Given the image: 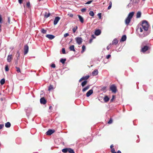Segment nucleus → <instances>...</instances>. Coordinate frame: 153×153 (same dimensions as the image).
<instances>
[{"mask_svg":"<svg viewBox=\"0 0 153 153\" xmlns=\"http://www.w3.org/2000/svg\"><path fill=\"white\" fill-rule=\"evenodd\" d=\"M148 34H145L144 33L143 35H140V37H144V36H146L147 35H148Z\"/></svg>","mask_w":153,"mask_h":153,"instance_id":"38","label":"nucleus"},{"mask_svg":"<svg viewBox=\"0 0 153 153\" xmlns=\"http://www.w3.org/2000/svg\"><path fill=\"white\" fill-rule=\"evenodd\" d=\"M27 6L28 7H30V2H28L26 4Z\"/></svg>","mask_w":153,"mask_h":153,"instance_id":"40","label":"nucleus"},{"mask_svg":"<svg viewBox=\"0 0 153 153\" xmlns=\"http://www.w3.org/2000/svg\"><path fill=\"white\" fill-rule=\"evenodd\" d=\"M86 10V9L83 8L81 9V11L82 12H85V11Z\"/></svg>","mask_w":153,"mask_h":153,"instance_id":"51","label":"nucleus"},{"mask_svg":"<svg viewBox=\"0 0 153 153\" xmlns=\"http://www.w3.org/2000/svg\"><path fill=\"white\" fill-rule=\"evenodd\" d=\"M89 15L92 16H94V12L93 11H90L89 13Z\"/></svg>","mask_w":153,"mask_h":153,"instance_id":"35","label":"nucleus"},{"mask_svg":"<svg viewBox=\"0 0 153 153\" xmlns=\"http://www.w3.org/2000/svg\"><path fill=\"white\" fill-rule=\"evenodd\" d=\"M54 132V131L51 130L50 129L48 130L46 132V134L47 135H51V134H52Z\"/></svg>","mask_w":153,"mask_h":153,"instance_id":"13","label":"nucleus"},{"mask_svg":"<svg viewBox=\"0 0 153 153\" xmlns=\"http://www.w3.org/2000/svg\"><path fill=\"white\" fill-rule=\"evenodd\" d=\"M53 89V86L52 85H50L49 87H48V90L49 91H51L52 89Z\"/></svg>","mask_w":153,"mask_h":153,"instance_id":"34","label":"nucleus"},{"mask_svg":"<svg viewBox=\"0 0 153 153\" xmlns=\"http://www.w3.org/2000/svg\"><path fill=\"white\" fill-rule=\"evenodd\" d=\"M112 122V120L111 119L108 122V123L109 124L111 123Z\"/></svg>","mask_w":153,"mask_h":153,"instance_id":"45","label":"nucleus"},{"mask_svg":"<svg viewBox=\"0 0 153 153\" xmlns=\"http://www.w3.org/2000/svg\"><path fill=\"white\" fill-rule=\"evenodd\" d=\"M126 35H125V41H126Z\"/></svg>","mask_w":153,"mask_h":153,"instance_id":"60","label":"nucleus"},{"mask_svg":"<svg viewBox=\"0 0 153 153\" xmlns=\"http://www.w3.org/2000/svg\"><path fill=\"white\" fill-rule=\"evenodd\" d=\"M87 82L86 80H85L81 83V85L82 87H84L87 83Z\"/></svg>","mask_w":153,"mask_h":153,"instance_id":"25","label":"nucleus"},{"mask_svg":"<svg viewBox=\"0 0 153 153\" xmlns=\"http://www.w3.org/2000/svg\"><path fill=\"white\" fill-rule=\"evenodd\" d=\"M82 50L81 51V53H82L85 51V45H83L82 47Z\"/></svg>","mask_w":153,"mask_h":153,"instance_id":"32","label":"nucleus"},{"mask_svg":"<svg viewBox=\"0 0 153 153\" xmlns=\"http://www.w3.org/2000/svg\"><path fill=\"white\" fill-rule=\"evenodd\" d=\"M93 93V90L92 89H90L88 91L86 94V96L87 97H89Z\"/></svg>","mask_w":153,"mask_h":153,"instance_id":"8","label":"nucleus"},{"mask_svg":"<svg viewBox=\"0 0 153 153\" xmlns=\"http://www.w3.org/2000/svg\"><path fill=\"white\" fill-rule=\"evenodd\" d=\"M51 67L53 68H55L56 67V66H55V64H52L51 65Z\"/></svg>","mask_w":153,"mask_h":153,"instance_id":"49","label":"nucleus"},{"mask_svg":"<svg viewBox=\"0 0 153 153\" xmlns=\"http://www.w3.org/2000/svg\"><path fill=\"white\" fill-rule=\"evenodd\" d=\"M150 49V48L149 46L145 45V46H144L143 48H142L141 51L143 53H145L146 52V51H147L149 50Z\"/></svg>","mask_w":153,"mask_h":153,"instance_id":"3","label":"nucleus"},{"mask_svg":"<svg viewBox=\"0 0 153 153\" xmlns=\"http://www.w3.org/2000/svg\"><path fill=\"white\" fill-rule=\"evenodd\" d=\"M110 90L112 92L115 93L116 92V88L115 85H113L110 87Z\"/></svg>","mask_w":153,"mask_h":153,"instance_id":"6","label":"nucleus"},{"mask_svg":"<svg viewBox=\"0 0 153 153\" xmlns=\"http://www.w3.org/2000/svg\"><path fill=\"white\" fill-rule=\"evenodd\" d=\"M114 147V146H113V145L112 144L111 145L110 147V148L112 149H113V147Z\"/></svg>","mask_w":153,"mask_h":153,"instance_id":"57","label":"nucleus"},{"mask_svg":"<svg viewBox=\"0 0 153 153\" xmlns=\"http://www.w3.org/2000/svg\"><path fill=\"white\" fill-rule=\"evenodd\" d=\"M77 28V27L76 26L75 27H73V31L74 33L76 32Z\"/></svg>","mask_w":153,"mask_h":153,"instance_id":"37","label":"nucleus"},{"mask_svg":"<svg viewBox=\"0 0 153 153\" xmlns=\"http://www.w3.org/2000/svg\"><path fill=\"white\" fill-rule=\"evenodd\" d=\"M4 126V125L1 124L0 125V129H1Z\"/></svg>","mask_w":153,"mask_h":153,"instance_id":"50","label":"nucleus"},{"mask_svg":"<svg viewBox=\"0 0 153 153\" xmlns=\"http://www.w3.org/2000/svg\"><path fill=\"white\" fill-rule=\"evenodd\" d=\"M13 59V57L11 55H9L7 57V60L8 62H10Z\"/></svg>","mask_w":153,"mask_h":153,"instance_id":"12","label":"nucleus"},{"mask_svg":"<svg viewBox=\"0 0 153 153\" xmlns=\"http://www.w3.org/2000/svg\"><path fill=\"white\" fill-rule=\"evenodd\" d=\"M90 88V86L89 85H88L86 87L82 89V91L83 92H85L87 90Z\"/></svg>","mask_w":153,"mask_h":153,"instance_id":"20","label":"nucleus"},{"mask_svg":"<svg viewBox=\"0 0 153 153\" xmlns=\"http://www.w3.org/2000/svg\"><path fill=\"white\" fill-rule=\"evenodd\" d=\"M69 35V34L68 33H67L64 34V37H66L67 36H68Z\"/></svg>","mask_w":153,"mask_h":153,"instance_id":"47","label":"nucleus"},{"mask_svg":"<svg viewBox=\"0 0 153 153\" xmlns=\"http://www.w3.org/2000/svg\"><path fill=\"white\" fill-rule=\"evenodd\" d=\"M9 69L7 65H6L5 67V70L6 71H9Z\"/></svg>","mask_w":153,"mask_h":153,"instance_id":"39","label":"nucleus"},{"mask_svg":"<svg viewBox=\"0 0 153 153\" xmlns=\"http://www.w3.org/2000/svg\"><path fill=\"white\" fill-rule=\"evenodd\" d=\"M16 68L17 69V71L18 72H20V69L19 68H18V67H16Z\"/></svg>","mask_w":153,"mask_h":153,"instance_id":"42","label":"nucleus"},{"mask_svg":"<svg viewBox=\"0 0 153 153\" xmlns=\"http://www.w3.org/2000/svg\"><path fill=\"white\" fill-rule=\"evenodd\" d=\"M98 71L97 70L95 69L92 72V75L93 76H96L98 74Z\"/></svg>","mask_w":153,"mask_h":153,"instance_id":"16","label":"nucleus"},{"mask_svg":"<svg viewBox=\"0 0 153 153\" xmlns=\"http://www.w3.org/2000/svg\"><path fill=\"white\" fill-rule=\"evenodd\" d=\"M109 4H111V5H112L111 2H110V3Z\"/></svg>","mask_w":153,"mask_h":153,"instance_id":"64","label":"nucleus"},{"mask_svg":"<svg viewBox=\"0 0 153 153\" xmlns=\"http://www.w3.org/2000/svg\"><path fill=\"white\" fill-rule=\"evenodd\" d=\"M8 21L9 23H10V18L9 17L8 18Z\"/></svg>","mask_w":153,"mask_h":153,"instance_id":"61","label":"nucleus"},{"mask_svg":"<svg viewBox=\"0 0 153 153\" xmlns=\"http://www.w3.org/2000/svg\"><path fill=\"white\" fill-rule=\"evenodd\" d=\"M18 1L19 2V3L20 4H21L22 3V0H18Z\"/></svg>","mask_w":153,"mask_h":153,"instance_id":"55","label":"nucleus"},{"mask_svg":"<svg viewBox=\"0 0 153 153\" xmlns=\"http://www.w3.org/2000/svg\"><path fill=\"white\" fill-rule=\"evenodd\" d=\"M124 41V35H123L122 37L120 40V42Z\"/></svg>","mask_w":153,"mask_h":153,"instance_id":"36","label":"nucleus"},{"mask_svg":"<svg viewBox=\"0 0 153 153\" xmlns=\"http://www.w3.org/2000/svg\"><path fill=\"white\" fill-rule=\"evenodd\" d=\"M114 98V96L113 95L112 98L111 100V102L112 101Z\"/></svg>","mask_w":153,"mask_h":153,"instance_id":"56","label":"nucleus"},{"mask_svg":"<svg viewBox=\"0 0 153 153\" xmlns=\"http://www.w3.org/2000/svg\"><path fill=\"white\" fill-rule=\"evenodd\" d=\"M92 37L93 39L95 38V37L94 36V35H92Z\"/></svg>","mask_w":153,"mask_h":153,"instance_id":"59","label":"nucleus"},{"mask_svg":"<svg viewBox=\"0 0 153 153\" xmlns=\"http://www.w3.org/2000/svg\"><path fill=\"white\" fill-rule=\"evenodd\" d=\"M111 57V55L110 54H108L106 56V58L107 59H109Z\"/></svg>","mask_w":153,"mask_h":153,"instance_id":"48","label":"nucleus"},{"mask_svg":"<svg viewBox=\"0 0 153 153\" xmlns=\"http://www.w3.org/2000/svg\"><path fill=\"white\" fill-rule=\"evenodd\" d=\"M141 25H142L144 30L147 31L148 30L149 24L147 21L146 20L143 21Z\"/></svg>","mask_w":153,"mask_h":153,"instance_id":"2","label":"nucleus"},{"mask_svg":"<svg viewBox=\"0 0 153 153\" xmlns=\"http://www.w3.org/2000/svg\"><path fill=\"white\" fill-rule=\"evenodd\" d=\"M101 13H99L97 14V16L100 19H101Z\"/></svg>","mask_w":153,"mask_h":153,"instance_id":"46","label":"nucleus"},{"mask_svg":"<svg viewBox=\"0 0 153 153\" xmlns=\"http://www.w3.org/2000/svg\"><path fill=\"white\" fill-rule=\"evenodd\" d=\"M93 1L92 0L88 1L85 3V4H91Z\"/></svg>","mask_w":153,"mask_h":153,"instance_id":"44","label":"nucleus"},{"mask_svg":"<svg viewBox=\"0 0 153 153\" xmlns=\"http://www.w3.org/2000/svg\"><path fill=\"white\" fill-rule=\"evenodd\" d=\"M62 53L63 54H65V50L64 48H62Z\"/></svg>","mask_w":153,"mask_h":153,"instance_id":"43","label":"nucleus"},{"mask_svg":"<svg viewBox=\"0 0 153 153\" xmlns=\"http://www.w3.org/2000/svg\"><path fill=\"white\" fill-rule=\"evenodd\" d=\"M89 76H83L79 80V82H80L82 80H86L88 79L89 77Z\"/></svg>","mask_w":153,"mask_h":153,"instance_id":"10","label":"nucleus"},{"mask_svg":"<svg viewBox=\"0 0 153 153\" xmlns=\"http://www.w3.org/2000/svg\"><path fill=\"white\" fill-rule=\"evenodd\" d=\"M60 19V18L59 17H56L54 21L53 24L54 25H56Z\"/></svg>","mask_w":153,"mask_h":153,"instance_id":"9","label":"nucleus"},{"mask_svg":"<svg viewBox=\"0 0 153 153\" xmlns=\"http://www.w3.org/2000/svg\"><path fill=\"white\" fill-rule=\"evenodd\" d=\"M68 148H65L62 149V152L64 153H66L68 152Z\"/></svg>","mask_w":153,"mask_h":153,"instance_id":"30","label":"nucleus"},{"mask_svg":"<svg viewBox=\"0 0 153 153\" xmlns=\"http://www.w3.org/2000/svg\"><path fill=\"white\" fill-rule=\"evenodd\" d=\"M118 42V41L116 39H115L113 40L112 42V44L111 45H116Z\"/></svg>","mask_w":153,"mask_h":153,"instance_id":"17","label":"nucleus"},{"mask_svg":"<svg viewBox=\"0 0 153 153\" xmlns=\"http://www.w3.org/2000/svg\"><path fill=\"white\" fill-rule=\"evenodd\" d=\"M92 40H93V39H90V40H89L90 43H91L92 42Z\"/></svg>","mask_w":153,"mask_h":153,"instance_id":"58","label":"nucleus"},{"mask_svg":"<svg viewBox=\"0 0 153 153\" xmlns=\"http://www.w3.org/2000/svg\"><path fill=\"white\" fill-rule=\"evenodd\" d=\"M46 37L49 39L50 40H52L55 38V36L51 34H47L46 35Z\"/></svg>","mask_w":153,"mask_h":153,"instance_id":"7","label":"nucleus"},{"mask_svg":"<svg viewBox=\"0 0 153 153\" xmlns=\"http://www.w3.org/2000/svg\"><path fill=\"white\" fill-rule=\"evenodd\" d=\"M66 61V59H61L60 60V62L62 64H64Z\"/></svg>","mask_w":153,"mask_h":153,"instance_id":"28","label":"nucleus"},{"mask_svg":"<svg viewBox=\"0 0 153 153\" xmlns=\"http://www.w3.org/2000/svg\"><path fill=\"white\" fill-rule=\"evenodd\" d=\"M111 7V4H109V6H108V10L110 9Z\"/></svg>","mask_w":153,"mask_h":153,"instance_id":"53","label":"nucleus"},{"mask_svg":"<svg viewBox=\"0 0 153 153\" xmlns=\"http://www.w3.org/2000/svg\"><path fill=\"white\" fill-rule=\"evenodd\" d=\"M41 32L42 33L45 34L46 33V30H45L44 29L42 28L41 29Z\"/></svg>","mask_w":153,"mask_h":153,"instance_id":"31","label":"nucleus"},{"mask_svg":"<svg viewBox=\"0 0 153 153\" xmlns=\"http://www.w3.org/2000/svg\"><path fill=\"white\" fill-rule=\"evenodd\" d=\"M51 108V106H49V108L50 109Z\"/></svg>","mask_w":153,"mask_h":153,"instance_id":"63","label":"nucleus"},{"mask_svg":"<svg viewBox=\"0 0 153 153\" xmlns=\"http://www.w3.org/2000/svg\"><path fill=\"white\" fill-rule=\"evenodd\" d=\"M2 18H1V15H0V23H2Z\"/></svg>","mask_w":153,"mask_h":153,"instance_id":"52","label":"nucleus"},{"mask_svg":"<svg viewBox=\"0 0 153 153\" xmlns=\"http://www.w3.org/2000/svg\"><path fill=\"white\" fill-rule=\"evenodd\" d=\"M29 47L27 45H26L24 46V55L26 54L28 51Z\"/></svg>","mask_w":153,"mask_h":153,"instance_id":"5","label":"nucleus"},{"mask_svg":"<svg viewBox=\"0 0 153 153\" xmlns=\"http://www.w3.org/2000/svg\"><path fill=\"white\" fill-rule=\"evenodd\" d=\"M134 14V12L130 13L128 14V17L126 19V20H125V23L127 25H129L131 19Z\"/></svg>","mask_w":153,"mask_h":153,"instance_id":"1","label":"nucleus"},{"mask_svg":"<svg viewBox=\"0 0 153 153\" xmlns=\"http://www.w3.org/2000/svg\"><path fill=\"white\" fill-rule=\"evenodd\" d=\"M111 152L112 153H121L120 151L118 150L117 152V153L115 151L114 149H111Z\"/></svg>","mask_w":153,"mask_h":153,"instance_id":"23","label":"nucleus"},{"mask_svg":"<svg viewBox=\"0 0 153 153\" xmlns=\"http://www.w3.org/2000/svg\"><path fill=\"white\" fill-rule=\"evenodd\" d=\"M11 124L9 122H7L5 124V126L7 128H9Z\"/></svg>","mask_w":153,"mask_h":153,"instance_id":"26","label":"nucleus"},{"mask_svg":"<svg viewBox=\"0 0 153 153\" xmlns=\"http://www.w3.org/2000/svg\"><path fill=\"white\" fill-rule=\"evenodd\" d=\"M69 49L71 51H75V50L74 49V45H72L69 47Z\"/></svg>","mask_w":153,"mask_h":153,"instance_id":"21","label":"nucleus"},{"mask_svg":"<svg viewBox=\"0 0 153 153\" xmlns=\"http://www.w3.org/2000/svg\"><path fill=\"white\" fill-rule=\"evenodd\" d=\"M78 16L80 22L82 23H83L84 22V19L81 16L79 15H78Z\"/></svg>","mask_w":153,"mask_h":153,"instance_id":"19","label":"nucleus"},{"mask_svg":"<svg viewBox=\"0 0 153 153\" xmlns=\"http://www.w3.org/2000/svg\"><path fill=\"white\" fill-rule=\"evenodd\" d=\"M16 57L17 60L16 61V63L17 64L18 63V60L19 59L20 57V53L19 51H18L17 52V53L16 55Z\"/></svg>","mask_w":153,"mask_h":153,"instance_id":"14","label":"nucleus"},{"mask_svg":"<svg viewBox=\"0 0 153 153\" xmlns=\"http://www.w3.org/2000/svg\"><path fill=\"white\" fill-rule=\"evenodd\" d=\"M50 15V13H47L46 12L45 14V17L46 18H47L48 17H49Z\"/></svg>","mask_w":153,"mask_h":153,"instance_id":"33","label":"nucleus"},{"mask_svg":"<svg viewBox=\"0 0 153 153\" xmlns=\"http://www.w3.org/2000/svg\"><path fill=\"white\" fill-rule=\"evenodd\" d=\"M70 16L71 17H72L73 16V15L72 14H71Z\"/></svg>","mask_w":153,"mask_h":153,"instance_id":"62","label":"nucleus"},{"mask_svg":"<svg viewBox=\"0 0 153 153\" xmlns=\"http://www.w3.org/2000/svg\"><path fill=\"white\" fill-rule=\"evenodd\" d=\"M68 152L70 153H75L73 149L71 148H68Z\"/></svg>","mask_w":153,"mask_h":153,"instance_id":"24","label":"nucleus"},{"mask_svg":"<svg viewBox=\"0 0 153 153\" xmlns=\"http://www.w3.org/2000/svg\"><path fill=\"white\" fill-rule=\"evenodd\" d=\"M40 102L42 104H45L46 103V100L44 97H42L40 99Z\"/></svg>","mask_w":153,"mask_h":153,"instance_id":"11","label":"nucleus"},{"mask_svg":"<svg viewBox=\"0 0 153 153\" xmlns=\"http://www.w3.org/2000/svg\"><path fill=\"white\" fill-rule=\"evenodd\" d=\"M141 12H140L139 11L136 14V18H140V17L141 16Z\"/></svg>","mask_w":153,"mask_h":153,"instance_id":"22","label":"nucleus"},{"mask_svg":"<svg viewBox=\"0 0 153 153\" xmlns=\"http://www.w3.org/2000/svg\"><path fill=\"white\" fill-rule=\"evenodd\" d=\"M139 29H140V32H142L143 31V29L142 28V27H140Z\"/></svg>","mask_w":153,"mask_h":153,"instance_id":"54","label":"nucleus"},{"mask_svg":"<svg viewBox=\"0 0 153 153\" xmlns=\"http://www.w3.org/2000/svg\"><path fill=\"white\" fill-rule=\"evenodd\" d=\"M5 82V79H2L1 80L0 83L1 85H3L4 83Z\"/></svg>","mask_w":153,"mask_h":153,"instance_id":"29","label":"nucleus"},{"mask_svg":"<svg viewBox=\"0 0 153 153\" xmlns=\"http://www.w3.org/2000/svg\"><path fill=\"white\" fill-rule=\"evenodd\" d=\"M109 98L107 96H106L104 98V100L105 102H107L109 101Z\"/></svg>","mask_w":153,"mask_h":153,"instance_id":"27","label":"nucleus"},{"mask_svg":"<svg viewBox=\"0 0 153 153\" xmlns=\"http://www.w3.org/2000/svg\"><path fill=\"white\" fill-rule=\"evenodd\" d=\"M76 43L79 45H80L82 42V39L80 37H77L75 38Z\"/></svg>","mask_w":153,"mask_h":153,"instance_id":"4","label":"nucleus"},{"mask_svg":"<svg viewBox=\"0 0 153 153\" xmlns=\"http://www.w3.org/2000/svg\"><path fill=\"white\" fill-rule=\"evenodd\" d=\"M111 44H110L107 47V49L108 50H109L111 47Z\"/></svg>","mask_w":153,"mask_h":153,"instance_id":"41","label":"nucleus"},{"mask_svg":"<svg viewBox=\"0 0 153 153\" xmlns=\"http://www.w3.org/2000/svg\"><path fill=\"white\" fill-rule=\"evenodd\" d=\"M31 111V109L30 108H28L26 110V114L27 116L29 115L30 112Z\"/></svg>","mask_w":153,"mask_h":153,"instance_id":"18","label":"nucleus"},{"mask_svg":"<svg viewBox=\"0 0 153 153\" xmlns=\"http://www.w3.org/2000/svg\"><path fill=\"white\" fill-rule=\"evenodd\" d=\"M101 33V31L99 29H97L95 30V34L96 36L100 35Z\"/></svg>","mask_w":153,"mask_h":153,"instance_id":"15","label":"nucleus"}]
</instances>
